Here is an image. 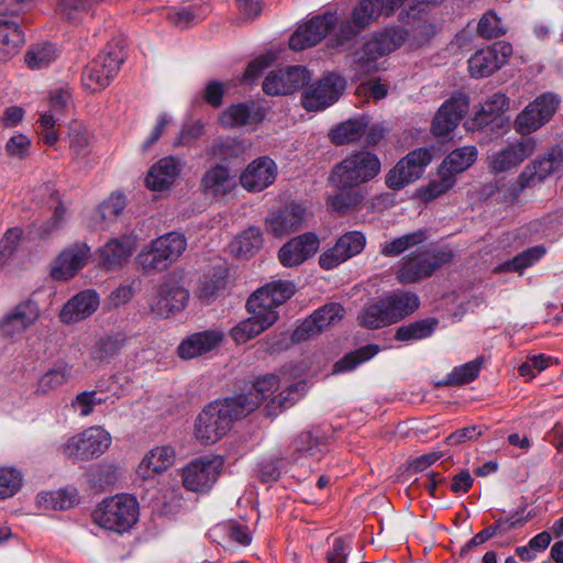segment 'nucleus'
<instances>
[{
  "instance_id": "nucleus-43",
  "label": "nucleus",
  "mask_w": 563,
  "mask_h": 563,
  "mask_svg": "<svg viewBox=\"0 0 563 563\" xmlns=\"http://www.w3.org/2000/svg\"><path fill=\"white\" fill-rule=\"evenodd\" d=\"M263 245L262 232L256 227H250L239 234L231 243V252L239 257L247 258Z\"/></svg>"
},
{
  "instance_id": "nucleus-8",
  "label": "nucleus",
  "mask_w": 563,
  "mask_h": 563,
  "mask_svg": "<svg viewBox=\"0 0 563 563\" xmlns=\"http://www.w3.org/2000/svg\"><path fill=\"white\" fill-rule=\"evenodd\" d=\"M189 299V291L181 285L176 274L168 275L154 287L147 297L150 311L158 317L181 311Z\"/></svg>"
},
{
  "instance_id": "nucleus-46",
  "label": "nucleus",
  "mask_w": 563,
  "mask_h": 563,
  "mask_svg": "<svg viewBox=\"0 0 563 563\" xmlns=\"http://www.w3.org/2000/svg\"><path fill=\"white\" fill-rule=\"evenodd\" d=\"M477 158V150L473 145H466L452 151L442 162V166L454 177L466 170Z\"/></svg>"
},
{
  "instance_id": "nucleus-18",
  "label": "nucleus",
  "mask_w": 563,
  "mask_h": 563,
  "mask_svg": "<svg viewBox=\"0 0 563 563\" xmlns=\"http://www.w3.org/2000/svg\"><path fill=\"white\" fill-rule=\"evenodd\" d=\"M563 170V143L556 144L551 152L526 166L518 177L520 188L533 187L541 184L552 173Z\"/></svg>"
},
{
  "instance_id": "nucleus-26",
  "label": "nucleus",
  "mask_w": 563,
  "mask_h": 563,
  "mask_svg": "<svg viewBox=\"0 0 563 563\" xmlns=\"http://www.w3.org/2000/svg\"><path fill=\"white\" fill-rule=\"evenodd\" d=\"M100 305L96 290L86 289L73 296L59 313L60 321L66 324L77 323L92 316Z\"/></svg>"
},
{
  "instance_id": "nucleus-7",
  "label": "nucleus",
  "mask_w": 563,
  "mask_h": 563,
  "mask_svg": "<svg viewBox=\"0 0 563 563\" xmlns=\"http://www.w3.org/2000/svg\"><path fill=\"white\" fill-rule=\"evenodd\" d=\"M408 32L400 26L385 27L376 32L357 53L356 63L358 68L369 74L377 70L376 60L401 47L407 41Z\"/></svg>"
},
{
  "instance_id": "nucleus-5",
  "label": "nucleus",
  "mask_w": 563,
  "mask_h": 563,
  "mask_svg": "<svg viewBox=\"0 0 563 563\" xmlns=\"http://www.w3.org/2000/svg\"><path fill=\"white\" fill-rule=\"evenodd\" d=\"M92 518L102 529L124 533L137 522L139 501L133 495L118 494L102 500Z\"/></svg>"
},
{
  "instance_id": "nucleus-50",
  "label": "nucleus",
  "mask_w": 563,
  "mask_h": 563,
  "mask_svg": "<svg viewBox=\"0 0 563 563\" xmlns=\"http://www.w3.org/2000/svg\"><path fill=\"white\" fill-rule=\"evenodd\" d=\"M306 393V384L298 382L283 389L278 395L273 396L267 408L269 413L276 415L278 410H284L295 405Z\"/></svg>"
},
{
  "instance_id": "nucleus-44",
  "label": "nucleus",
  "mask_w": 563,
  "mask_h": 563,
  "mask_svg": "<svg viewBox=\"0 0 563 563\" xmlns=\"http://www.w3.org/2000/svg\"><path fill=\"white\" fill-rule=\"evenodd\" d=\"M358 323L367 329H378L393 324L386 305L382 299L365 306L358 314Z\"/></svg>"
},
{
  "instance_id": "nucleus-41",
  "label": "nucleus",
  "mask_w": 563,
  "mask_h": 563,
  "mask_svg": "<svg viewBox=\"0 0 563 563\" xmlns=\"http://www.w3.org/2000/svg\"><path fill=\"white\" fill-rule=\"evenodd\" d=\"M427 240V234L422 230L410 232L401 236L391 239L380 244V253L387 257H396L422 244Z\"/></svg>"
},
{
  "instance_id": "nucleus-40",
  "label": "nucleus",
  "mask_w": 563,
  "mask_h": 563,
  "mask_svg": "<svg viewBox=\"0 0 563 563\" xmlns=\"http://www.w3.org/2000/svg\"><path fill=\"white\" fill-rule=\"evenodd\" d=\"M526 521L521 518L518 519H498L495 525L489 526L475 534L462 549L461 553H467L474 547H477L487 540L492 539L496 536H504L508 533L511 529L517 528L518 526H522Z\"/></svg>"
},
{
  "instance_id": "nucleus-53",
  "label": "nucleus",
  "mask_w": 563,
  "mask_h": 563,
  "mask_svg": "<svg viewBox=\"0 0 563 563\" xmlns=\"http://www.w3.org/2000/svg\"><path fill=\"white\" fill-rule=\"evenodd\" d=\"M70 377V368L66 364L58 365L45 374H43L38 382L35 393L37 395H46L52 390L57 389L68 382Z\"/></svg>"
},
{
  "instance_id": "nucleus-13",
  "label": "nucleus",
  "mask_w": 563,
  "mask_h": 563,
  "mask_svg": "<svg viewBox=\"0 0 563 563\" xmlns=\"http://www.w3.org/2000/svg\"><path fill=\"white\" fill-rule=\"evenodd\" d=\"M345 89V80L328 74L308 87L301 96L302 107L308 111H321L339 100Z\"/></svg>"
},
{
  "instance_id": "nucleus-10",
  "label": "nucleus",
  "mask_w": 563,
  "mask_h": 563,
  "mask_svg": "<svg viewBox=\"0 0 563 563\" xmlns=\"http://www.w3.org/2000/svg\"><path fill=\"white\" fill-rule=\"evenodd\" d=\"M224 461L220 455H206L191 461L183 468V485L195 493H207L218 481Z\"/></svg>"
},
{
  "instance_id": "nucleus-36",
  "label": "nucleus",
  "mask_w": 563,
  "mask_h": 563,
  "mask_svg": "<svg viewBox=\"0 0 563 563\" xmlns=\"http://www.w3.org/2000/svg\"><path fill=\"white\" fill-rule=\"evenodd\" d=\"M24 41V33L15 21L0 20V63L12 58Z\"/></svg>"
},
{
  "instance_id": "nucleus-23",
  "label": "nucleus",
  "mask_w": 563,
  "mask_h": 563,
  "mask_svg": "<svg viewBox=\"0 0 563 563\" xmlns=\"http://www.w3.org/2000/svg\"><path fill=\"white\" fill-rule=\"evenodd\" d=\"M224 340L223 331L208 329L185 338L177 347V354L183 360L200 357L218 349Z\"/></svg>"
},
{
  "instance_id": "nucleus-34",
  "label": "nucleus",
  "mask_w": 563,
  "mask_h": 563,
  "mask_svg": "<svg viewBox=\"0 0 563 563\" xmlns=\"http://www.w3.org/2000/svg\"><path fill=\"white\" fill-rule=\"evenodd\" d=\"M235 187V176L221 164L208 169L201 179L202 191L213 198L224 197L231 194Z\"/></svg>"
},
{
  "instance_id": "nucleus-64",
  "label": "nucleus",
  "mask_w": 563,
  "mask_h": 563,
  "mask_svg": "<svg viewBox=\"0 0 563 563\" xmlns=\"http://www.w3.org/2000/svg\"><path fill=\"white\" fill-rule=\"evenodd\" d=\"M477 31L478 34L485 38H495L505 33L499 18L492 11L481 18Z\"/></svg>"
},
{
  "instance_id": "nucleus-61",
  "label": "nucleus",
  "mask_w": 563,
  "mask_h": 563,
  "mask_svg": "<svg viewBox=\"0 0 563 563\" xmlns=\"http://www.w3.org/2000/svg\"><path fill=\"white\" fill-rule=\"evenodd\" d=\"M23 475L15 467H0V498L14 496L22 487Z\"/></svg>"
},
{
  "instance_id": "nucleus-42",
  "label": "nucleus",
  "mask_w": 563,
  "mask_h": 563,
  "mask_svg": "<svg viewBox=\"0 0 563 563\" xmlns=\"http://www.w3.org/2000/svg\"><path fill=\"white\" fill-rule=\"evenodd\" d=\"M126 206V198L123 194L113 192L102 201L96 212L95 222L101 229H108L114 222Z\"/></svg>"
},
{
  "instance_id": "nucleus-6",
  "label": "nucleus",
  "mask_w": 563,
  "mask_h": 563,
  "mask_svg": "<svg viewBox=\"0 0 563 563\" xmlns=\"http://www.w3.org/2000/svg\"><path fill=\"white\" fill-rule=\"evenodd\" d=\"M295 292L288 282H273L257 289L246 302L250 314L262 319L263 324L273 325L279 317L278 307L286 302Z\"/></svg>"
},
{
  "instance_id": "nucleus-12",
  "label": "nucleus",
  "mask_w": 563,
  "mask_h": 563,
  "mask_svg": "<svg viewBox=\"0 0 563 563\" xmlns=\"http://www.w3.org/2000/svg\"><path fill=\"white\" fill-rule=\"evenodd\" d=\"M431 161L432 154L426 147L410 152L388 172L386 175V186L390 189L399 190L406 185L416 181L422 176Z\"/></svg>"
},
{
  "instance_id": "nucleus-28",
  "label": "nucleus",
  "mask_w": 563,
  "mask_h": 563,
  "mask_svg": "<svg viewBox=\"0 0 563 563\" xmlns=\"http://www.w3.org/2000/svg\"><path fill=\"white\" fill-rule=\"evenodd\" d=\"M264 117V109L257 103H235L221 112L220 123L228 129H254Z\"/></svg>"
},
{
  "instance_id": "nucleus-21",
  "label": "nucleus",
  "mask_w": 563,
  "mask_h": 563,
  "mask_svg": "<svg viewBox=\"0 0 563 563\" xmlns=\"http://www.w3.org/2000/svg\"><path fill=\"white\" fill-rule=\"evenodd\" d=\"M40 317L36 302L27 300L18 303L0 319V335L14 338L24 333Z\"/></svg>"
},
{
  "instance_id": "nucleus-56",
  "label": "nucleus",
  "mask_w": 563,
  "mask_h": 563,
  "mask_svg": "<svg viewBox=\"0 0 563 563\" xmlns=\"http://www.w3.org/2000/svg\"><path fill=\"white\" fill-rule=\"evenodd\" d=\"M269 327L263 324L262 319H257L255 314H251L250 318L242 320L233 327L230 335L235 343L242 344L261 334Z\"/></svg>"
},
{
  "instance_id": "nucleus-3",
  "label": "nucleus",
  "mask_w": 563,
  "mask_h": 563,
  "mask_svg": "<svg viewBox=\"0 0 563 563\" xmlns=\"http://www.w3.org/2000/svg\"><path fill=\"white\" fill-rule=\"evenodd\" d=\"M126 57L122 40L109 42L103 49L84 68L82 87L90 92H99L110 85Z\"/></svg>"
},
{
  "instance_id": "nucleus-58",
  "label": "nucleus",
  "mask_w": 563,
  "mask_h": 563,
  "mask_svg": "<svg viewBox=\"0 0 563 563\" xmlns=\"http://www.w3.org/2000/svg\"><path fill=\"white\" fill-rule=\"evenodd\" d=\"M366 126L364 118L349 119L334 128L330 136L332 141H358L364 136Z\"/></svg>"
},
{
  "instance_id": "nucleus-16",
  "label": "nucleus",
  "mask_w": 563,
  "mask_h": 563,
  "mask_svg": "<svg viewBox=\"0 0 563 563\" xmlns=\"http://www.w3.org/2000/svg\"><path fill=\"white\" fill-rule=\"evenodd\" d=\"M90 247L78 242L64 249L51 265V276L55 280H69L82 269L90 258Z\"/></svg>"
},
{
  "instance_id": "nucleus-48",
  "label": "nucleus",
  "mask_w": 563,
  "mask_h": 563,
  "mask_svg": "<svg viewBox=\"0 0 563 563\" xmlns=\"http://www.w3.org/2000/svg\"><path fill=\"white\" fill-rule=\"evenodd\" d=\"M386 7L385 0H361L352 12L353 23L365 29L385 14Z\"/></svg>"
},
{
  "instance_id": "nucleus-52",
  "label": "nucleus",
  "mask_w": 563,
  "mask_h": 563,
  "mask_svg": "<svg viewBox=\"0 0 563 563\" xmlns=\"http://www.w3.org/2000/svg\"><path fill=\"white\" fill-rule=\"evenodd\" d=\"M455 177L440 165L437 175L420 191L422 200L430 201L444 192L455 184Z\"/></svg>"
},
{
  "instance_id": "nucleus-55",
  "label": "nucleus",
  "mask_w": 563,
  "mask_h": 563,
  "mask_svg": "<svg viewBox=\"0 0 563 563\" xmlns=\"http://www.w3.org/2000/svg\"><path fill=\"white\" fill-rule=\"evenodd\" d=\"M379 352V346L376 344H368L362 346L353 352L347 353L344 357L338 361L334 365V373L352 371L360 364L371 360Z\"/></svg>"
},
{
  "instance_id": "nucleus-25",
  "label": "nucleus",
  "mask_w": 563,
  "mask_h": 563,
  "mask_svg": "<svg viewBox=\"0 0 563 563\" xmlns=\"http://www.w3.org/2000/svg\"><path fill=\"white\" fill-rule=\"evenodd\" d=\"M277 175L273 159L264 156L254 159L240 176V183L247 191L260 192L271 186Z\"/></svg>"
},
{
  "instance_id": "nucleus-60",
  "label": "nucleus",
  "mask_w": 563,
  "mask_h": 563,
  "mask_svg": "<svg viewBox=\"0 0 563 563\" xmlns=\"http://www.w3.org/2000/svg\"><path fill=\"white\" fill-rule=\"evenodd\" d=\"M175 460V452L167 445L156 446L148 452L143 463H146L148 471L161 473L168 468Z\"/></svg>"
},
{
  "instance_id": "nucleus-4",
  "label": "nucleus",
  "mask_w": 563,
  "mask_h": 563,
  "mask_svg": "<svg viewBox=\"0 0 563 563\" xmlns=\"http://www.w3.org/2000/svg\"><path fill=\"white\" fill-rule=\"evenodd\" d=\"M378 156L369 151H358L335 164L328 181L331 186L351 187L366 184L380 173Z\"/></svg>"
},
{
  "instance_id": "nucleus-22",
  "label": "nucleus",
  "mask_w": 563,
  "mask_h": 563,
  "mask_svg": "<svg viewBox=\"0 0 563 563\" xmlns=\"http://www.w3.org/2000/svg\"><path fill=\"white\" fill-rule=\"evenodd\" d=\"M366 243L363 233L352 231L343 234L333 247L323 252L319 257V264L324 269H332L349 258L360 254Z\"/></svg>"
},
{
  "instance_id": "nucleus-51",
  "label": "nucleus",
  "mask_w": 563,
  "mask_h": 563,
  "mask_svg": "<svg viewBox=\"0 0 563 563\" xmlns=\"http://www.w3.org/2000/svg\"><path fill=\"white\" fill-rule=\"evenodd\" d=\"M484 358L482 356L467 362L461 366H456L453 371L446 376V378L439 383L438 385H464L470 382H473L479 374L481 368L483 367Z\"/></svg>"
},
{
  "instance_id": "nucleus-35",
  "label": "nucleus",
  "mask_w": 563,
  "mask_h": 563,
  "mask_svg": "<svg viewBox=\"0 0 563 563\" xmlns=\"http://www.w3.org/2000/svg\"><path fill=\"white\" fill-rule=\"evenodd\" d=\"M393 323L412 314L420 306L419 297L411 291H394L383 298Z\"/></svg>"
},
{
  "instance_id": "nucleus-30",
  "label": "nucleus",
  "mask_w": 563,
  "mask_h": 563,
  "mask_svg": "<svg viewBox=\"0 0 563 563\" xmlns=\"http://www.w3.org/2000/svg\"><path fill=\"white\" fill-rule=\"evenodd\" d=\"M137 236L134 234H124L110 240L99 249L102 266L107 269L121 266L132 255V252L137 247Z\"/></svg>"
},
{
  "instance_id": "nucleus-54",
  "label": "nucleus",
  "mask_w": 563,
  "mask_h": 563,
  "mask_svg": "<svg viewBox=\"0 0 563 563\" xmlns=\"http://www.w3.org/2000/svg\"><path fill=\"white\" fill-rule=\"evenodd\" d=\"M109 400L111 405L114 404L111 396H103L102 393L96 389L85 390L75 397L71 407L75 411H78L79 416L88 417L93 412L97 405L107 404Z\"/></svg>"
},
{
  "instance_id": "nucleus-49",
  "label": "nucleus",
  "mask_w": 563,
  "mask_h": 563,
  "mask_svg": "<svg viewBox=\"0 0 563 563\" xmlns=\"http://www.w3.org/2000/svg\"><path fill=\"white\" fill-rule=\"evenodd\" d=\"M545 254V249L542 245H537L530 247L518 255H516L512 260L506 261L500 264L497 268L498 272H517L522 274L523 271L537 262H539L543 255Z\"/></svg>"
},
{
  "instance_id": "nucleus-31",
  "label": "nucleus",
  "mask_w": 563,
  "mask_h": 563,
  "mask_svg": "<svg viewBox=\"0 0 563 563\" xmlns=\"http://www.w3.org/2000/svg\"><path fill=\"white\" fill-rule=\"evenodd\" d=\"M181 172V165L178 159L169 156L159 159L147 172L145 183L153 191L169 190Z\"/></svg>"
},
{
  "instance_id": "nucleus-33",
  "label": "nucleus",
  "mask_w": 563,
  "mask_h": 563,
  "mask_svg": "<svg viewBox=\"0 0 563 563\" xmlns=\"http://www.w3.org/2000/svg\"><path fill=\"white\" fill-rule=\"evenodd\" d=\"M306 219V209L299 205H292L272 214L266 220V230L279 238L299 230Z\"/></svg>"
},
{
  "instance_id": "nucleus-15",
  "label": "nucleus",
  "mask_w": 563,
  "mask_h": 563,
  "mask_svg": "<svg viewBox=\"0 0 563 563\" xmlns=\"http://www.w3.org/2000/svg\"><path fill=\"white\" fill-rule=\"evenodd\" d=\"M470 99L464 92H455L438 110L432 121L431 131L434 136H446L457 126L468 112Z\"/></svg>"
},
{
  "instance_id": "nucleus-47",
  "label": "nucleus",
  "mask_w": 563,
  "mask_h": 563,
  "mask_svg": "<svg viewBox=\"0 0 563 563\" xmlns=\"http://www.w3.org/2000/svg\"><path fill=\"white\" fill-rule=\"evenodd\" d=\"M499 62L489 48L477 51L468 59V70L472 77L483 78L499 69Z\"/></svg>"
},
{
  "instance_id": "nucleus-20",
  "label": "nucleus",
  "mask_w": 563,
  "mask_h": 563,
  "mask_svg": "<svg viewBox=\"0 0 563 563\" xmlns=\"http://www.w3.org/2000/svg\"><path fill=\"white\" fill-rule=\"evenodd\" d=\"M336 24L334 14L317 15L300 25L289 38V47L302 51L317 45Z\"/></svg>"
},
{
  "instance_id": "nucleus-24",
  "label": "nucleus",
  "mask_w": 563,
  "mask_h": 563,
  "mask_svg": "<svg viewBox=\"0 0 563 563\" xmlns=\"http://www.w3.org/2000/svg\"><path fill=\"white\" fill-rule=\"evenodd\" d=\"M49 111L41 114L38 120L41 133L44 135V141H58L60 135L59 117L67 111L71 106V97L68 90L57 89L51 92L48 99Z\"/></svg>"
},
{
  "instance_id": "nucleus-19",
  "label": "nucleus",
  "mask_w": 563,
  "mask_h": 563,
  "mask_svg": "<svg viewBox=\"0 0 563 563\" xmlns=\"http://www.w3.org/2000/svg\"><path fill=\"white\" fill-rule=\"evenodd\" d=\"M309 80L310 74L305 67L291 66L271 71L263 82V90L272 96L289 95L303 87Z\"/></svg>"
},
{
  "instance_id": "nucleus-14",
  "label": "nucleus",
  "mask_w": 563,
  "mask_h": 563,
  "mask_svg": "<svg viewBox=\"0 0 563 563\" xmlns=\"http://www.w3.org/2000/svg\"><path fill=\"white\" fill-rule=\"evenodd\" d=\"M187 241L177 232L167 233L152 242L151 250L143 254V267L162 271L177 261L185 252Z\"/></svg>"
},
{
  "instance_id": "nucleus-38",
  "label": "nucleus",
  "mask_w": 563,
  "mask_h": 563,
  "mask_svg": "<svg viewBox=\"0 0 563 563\" xmlns=\"http://www.w3.org/2000/svg\"><path fill=\"white\" fill-rule=\"evenodd\" d=\"M36 503L43 510H66L78 503V494L74 488L42 492Z\"/></svg>"
},
{
  "instance_id": "nucleus-1",
  "label": "nucleus",
  "mask_w": 563,
  "mask_h": 563,
  "mask_svg": "<svg viewBox=\"0 0 563 563\" xmlns=\"http://www.w3.org/2000/svg\"><path fill=\"white\" fill-rule=\"evenodd\" d=\"M256 409V400L229 397L216 400L203 408L196 419V438L211 444L222 439L232 428L234 421L240 420Z\"/></svg>"
},
{
  "instance_id": "nucleus-62",
  "label": "nucleus",
  "mask_w": 563,
  "mask_h": 563,
  "mask_svg": "<svg viewBox=\"0 0 563 563\" xmlns=\"http://www.w3.org/2000/svg\"><path fill=\"white\" fill-rule=\"evenodd\" d=\"M124 341V336L120 333L100 338L93 347L92 355L97 360L108 358L123 346Z\"/></svg>"
},
{
  "instance_id": "nucleus-39",
  "label": "nucleus",
  "mask_w": 563,
  "mask_h": 563,
  "mask_svg": "<svg viewBox=\"0 0 563 563\" xmlns=\"http://www.w3.org/2000/svg\"><path fill=\"white\" fill-rule=\"evenodd\" d=\"M438 324L439 321L435 318L406 323L396 330L395 339L401 342L420 341L431 336Z\"/></svg>"
},
{
  "instance_id": "nucleus-45",
  "label": "nucleus",
  "mask_w": 563,
  "mask_h": 563,
  "mask_svg": "<svg viewBox=\"0 0 563 563\" xmlns=\"http://www.w3.org/2000/svg\"><path fill=\"white\" fill-rule=\"evenodd\" d=\"M280 386L279 378L276 375H265L257 378L247 394H241L233 398H245L247 400H256V408L266 399H271Z\"/></svg>"
},
{
  "instance_id": "nucleus-63",
  "label": "nucleus",
  "mask_w": 563,
  "mask_h": 563,
  "mask_svg": "<svg viewBox=\"0 0 563 563\" xmlns=\"http://www.w3.org/2000/svg\"><path fill=\"white\" fill-rule=\"evenodd\" d=\"M22 239V230L19 228L8 229L0 241V267H3L9 258L16 251Z\"/></svg>"
},
{
  "instance_id": "nucleus-17",
  "label": "nucleus",
  "mask_w": 563,
  "mask_h": 563,
  "mask_svg": "<svg viewBox=\"0 0 563 563\" xmlns=\"http://www.w3.org/2000/svg\"><path fill=\"white\" fill-rule=\"evenodd\" d=\"M344 309L340 303L324 305L305 319L294 331L292 341H307L331 325L336 324L343 318Z\"/></svg>"
},
{
  "instance_id": "nucleus-11",
  "label": "nucleus",
  "mask_w": 563,
  "mask_h": 563,
  "mask_svg": "<svg viewBox=\"0 0 563 563\" xmlns=\"http://www.w3.org/2000/svg\"><path fill=\"white\" fill-rule=\"evenodd\" d=\"M110 433L100 426L89 427L71 437L64 446V454L77 460L99 457L111 445Z\"/></svg>"
},
{
  "instance_id": "nucleus-29",
  "label": "nucleus",
  "mask_w": 563,
  "mask_h": 563,
  "mask_svg": "<svg viewBox=\"0 0 563 563\" xmlns=\"http://www.w3.org/2000/svg\"><path fill=\"white\" fill-rule=\"evenodd\" d=\"M533 150V143H509L488 156L489 167L494 173L508 172L519 166Z\"/></svg>"
},
{
  "instance_id": "nucleus-9",
  "label": "nucleus",
  "mask_w": 563,
  "mask_h": 563,
  "mask_svg": "<svg viewBox=\"0 0 563 563\" xmlns=\"http://www.w3.org/2000/svg\"><path fill=\"white\" fill-rule=\"evenodd\" d=\"M560 103L559 95L541 93L517 115L514 122L515 130L521 135L536 132L553 118Z\"/></svg>"
},
{
  "instance_id": "nucleus-37",
  "label": "nucleus",
  "mask_w": 563,
  "mask_h": 563,
  "mask_svg": "<svg viewBox=\"0 0 563 563\" xmlns=\"http://www.w3.org/2000/svg\"><path fill=\"white\" fill-rule=\"evenodd\" d=\"M336 191L328 196L327 203L329 208L340 214H345L357 208L363 199L364 194L360 187L351 186H332Z\"/></svg>"
},
{
  "instance_id": "nucleus-59",
  "label": "nucleus",
  "mask_w": 563,
  "mask_h": 563,
  "mask_svg": "<svg viewBox=\"0 0 563 563\" xmlns=\"http://www.w3.org/2000/svg\"><path fill=\"white\" fill-rule=\"evenodd\" d=\"M294 451V461H299L302 457L320 459L321 448L317 438L312 437L310 432H302L296 438L291 444Z\"/></svg>"
},
{
  "instance_id": "nucleus-27",
  "label": "nucleus",
  "mask_w": 563,
  "mask_h": 563,
  "mask_svg": "<svg viewBox=\"0 0 563 563\" xmlns=\"http://www.w3.org/2000/svg\"><path fill=\"white\" fill-rule=\"evenodd\" d=\"M319 240L312 233L298 235L288 241L278 252L280 263L286 267H294L316 254Z\"/></svg>"
},
{
  "instance_id": "nucleus-32",
  "label": "nucleus",
  "mask_w": 563,
  "mask_h": 563,
  "mask_svg": "<svg viewBox=\"0 0 563 563\" xmlns=\"http://www.w3.org/2000/svg\"><path fill=\"white\" fill-rule=\"evenodd\" d=\"M509 108V98L504 93L493 95L473 118L465 121L467 131H481L494 123Z\"/></svg>"
},
{
  "instance_id": "nucleus-2",
  "label": "nucleus",
  "mask_w": 563,
  "mask_h": 563,
  "mask_svg": "<svg viewBox=\"0 0 563 563\" xmlns=\"http://www.w3.org/2000/svg\"><path fill=\"white\" fill-rule=\"evenodd\" d=\"M453 253L448 247H419L398 262L395 276L402 285L416 284L431 277L444 264L451 262Z\"/></svg>"
},
{
  "instance_id": "nucleus-57",
  "label": "nucleus",
  "mask_w": 563,
  "mask_h": 563,
  "mask_svg": "<svg viewBox=\"0 0 563 563\" xmlns=\"http://www.w3.org/2000/svg\"><path fill=\"white\" fill-rule=\"evenodd\" d=\"M55 59L56 49L51 43L32 45L24 56V60L31 69L45 68Z\"/></svg>"
}]
</instances>
